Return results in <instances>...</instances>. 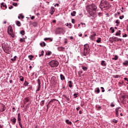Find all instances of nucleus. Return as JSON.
I'll use <instances>...</instances> for the list:
<instances>
[{
  "instance_id": "nucleus-1",
  "label": "nucleus",
  "mask_w": 128,
  "mask_h": 128,
  "mask_svg": "<svg viewBox=\"0 0 128 128\" xmlns=\"http://www.w3.org/2000/svg\"><path fill=\"white\" fill-rule=\"evenodd\" d=\"M96 6L94 4H92L87 6L86 10L90 14L89 16L96 18Z\"/></svg>"
},
{
  "instance_id": "nucleus-2",
  "label": "nucleus",
  "mask_w": 128,
  "mask_h": 128,
  "mask_svg": "<svg viewBox=\"0 0 128 128\" xmlns=\"http://www.w3.org/2000/svg\"><path fill=\"white\" fill-rule=\"evenodd\" d=\"M99 6L101 10H108L110 8V2L106 0H101Z\"/></svg>"
},
{
  "instance_id": "nucleus-3",
  "label": "nucleus",
  "mask_w": 128,
  "mask_h": 128,
  "mask_svg": "<svg viewBox=\"0 0 128 128\" xmlns=\"http://www.w3.org/2000/svg\"><path fill=\"white\" fill-rule=\"evenodd\" d=\"M90 47L88 46V44H86L84 45V52L82 53V56H86L88 54H90Z\"/></svg>"
},
{
  "instance_id": "nucleus-4",
  "label": "nucleus",
  "mask_w": 128,
  "mask_h": 128,
  "mask_svg": "<svg viewBox=\"0 0 128 128\" xmlns=\"http://www.w3.org/2000/svg\"><path fill=\"white\" fill-rule=\"evenodd\" d=\"M49 64L52 68H58L60 62L56 60H52L49 62Z\"/></svg>"
},
{
  "instance_id": "nucleus-5",
  "label": "nucleus",
  "mask_w": 128,
  "mask_h": 128,
  "mask_svg": "<svg viewBox=\"0 0 128 128\" xmlns=\"http://www.w3.org/2000/svg\"><path fill=\"white\" fill-rule=\"evenodd\" d=\"M3 50L6 54H10V52H12V48L10 47V45H8V44H6Z\"/></svg>"
},
{
  "instance_id": "nucleus-6",
  "label": "nucleus",
  "mask_w": 128,
  "mask_h": 128,
  "mask_svg": "<svg viewBox=\"0 0 128 128\" xmlns=\"http://www.w3.org/2000/svg\"><path fill=\"white\" fill-rule=\"evenodd\" d=\"M120 112H122V109L120 108H118L116 109V116L118 118V115Z\"/></svg>"
},
{
  "instance_id": "nucleus-7",
  "label": "nucleus",
  "mask_w": 128,
  "mask_h": 128,
  "mask_svg": "<svg viewBox=\"0 0 128 128\" xmlns=\"http://www.w3.org/2000/svg\"><path fill=\"white\" fill-rule=\"evenodd\" d=\"M8 34H10L12 38H14V34L13 33L14 30H12V29L10 27L8 28Z\"/></svg>"
},
{
  "instance_id": "nucleus-8",
  "label": "nucleus",
  "mask_w": 128,
  "mask_h": 128,
  "mask_svg": "<svg viewBox=\"0 0 128 128\" xmlns=\"http://www.w3.org/2000/svg\"><path fill=\"white\" fill-rule=\"evenodd\" d=\"M56 32L58 34H60L64 32V28H56Z\"/></svg>"
},
{
  "instance_id": "nucleus-9",
  "label": "nucleus",
  "mask_w": 128,
  "mask_h": 128,
  "mask_svg": "<svg viewBox=\"0 0 128 128\" xmlns=\"http://www.w3.org/2000/svg\"><path fill=\"white\" fill-rule=\"evenodd\" d=\"M0 8H2V10H6V8H8V6H6V4L4 2H2L0 4Z\"/></svg>"
},
{
  "instance_id": "nucleus-10",
  "label": "nucleus",
  "mask_w": 128,
  "mask_h": 128,
  "mask_svg": "<svg viewBox=\"0 0 128 128\" xmlns=\"http://www.w3.org/2000/svg\"><path fill=\"white\" fill-rule=\"evenodd\" d=\"M112 40L114 42H120H120H122V39L118 38L117 37H112Z\"/></svg>"
},
{
  "instance_id": "nucleus-11",
  "label": "nucleus",
  "mask_w": 128,
  "mask_h": 128,
  "mask_svg": "<svg viewBox=\"0 0 128 128\" xmlns=\"http://www.w3.org/2000/svg\"><path fill=\"white\" fill-rule=\"evenodd\" d=\"M55 11H56V10L54 9V8L51 7L50 12V14L52 15V14H54Z\"/></svg>"
},
{
  "instance_id": "nucleus-12",
  "label": "nucleus",
  "mask_w": 128,
  "mask_h": 128,
  "mask_svg": "<svg viewBox=\"0 0 128 128\" xmlns=\"http://www.w3.org/2000/svg\"><path fill=\"white\" fill-rule=\"evenodd\" d=\"M58 50L59 52H64V50H66V48L62 46L58 47Z\"/></svg>"
},
{
  "instance_id": "nucleus-13",
  "label": "nucleus",
  "mask_w": 128,
  "mask_h": 128,
  "mask_svg": "<svg viewBox=\"0 0 128 128\" xmlns=\"http://www.w3.org/2000/svg\"><path fill=\"white\" fill-rule=\"evenodd\" d=\"M100 64L102 66H106V61L104 60L101 61Z\"/></svg>"
},
{
  "instance_id": "nucleus-14",
  "label": "nucleus",
  "mask_w": 128,
  "mask_h": 128,
  "mask_svg": "<svg viewBox=\"0 0 128 128\" xmlns=\"http://www.w3.org/2000/svg\"><path fill=\"white\" fill-rule=\"evenodd\" d=\"M6 106L3 104L2 106V108H1L0 110V112H4V110H6Z\"/></svg>"
},
{
  "instance_id": "nucleus-15",
  "label": "nucleus",
  "mask_w": 128,
  "mask_h": 128,
  "mask_svg": "<svg viewBox=\"0 0 128 128\" xmlns=\"http://www.w3.org/2000/svg\"><path fill=\"white\" fill-rule=\"evenodd\" d=\"M96 36V34H94L90 36V40H94V36Z\"/></svg>"
},
{
  "instance_id": "nucleus-16",
  "label": "nucleus",
  "mask_w": 128,
  "mask_h": 128,
  "mask_svg": "<svg viewBox=\"0 0 128 128\" xmlns=\"http://www.w3.org/2000/svg\"><path fill=\"white\" fill-rule=\"evenodd\" d=\"M10 120L12 122V124H16V118H14L12 119H11Z\"/></svg>"
},
{
  "instance_id": "nucleus-17",
  "label": "nucleus",
  "mask_w": 128,
  "mask_h": 128,
  "mask_svg": "<svg viewBox=\"0 0 128 128\" xmlns=\"http://www.w3.org/2000/svg\"><path fill=\"white\" fill-rule=\"evenodd\" d=\"M28 102H30V99L28 98L24 100V104H26Z\"/></svg>"
},
{
  "instance_id": "nucleus-18",
  "label": "nucleus",
  "mask_w": 128,
  "mask_h": 128,
  "mask_svg": "<svg viewBox=\"0 0 128 128\" xmlns=\"http://www.w3.org/2000/svg\"><path fill=\"white\" fill-rule=\"evenodd\" d=\"M60 78L61 80H66V78L64 77V74H60Z\"/></svg>"
},
{
  "instance_id": "nucleus-19",
  "label": "nucleus",
  "mask_w": 128,
  "mask_h": 128,
  "mask_svg": "<svg viewBox=\"0 0 128 128\" xmlns=\"http://www.w3.org/2000/svg\"><path fill=\"white\" fill-rule=\"evenodd\" d=\"M123 66H128V60H125L123 63H122Z\"/></svg>"
},
{
  "instance_id": "nucleus-20",
  "label": "nucleus",
  "mask_w": 128,
  "mask_h": 128,
  "mask_svg": "<svg viewBox=\"0 0 128 128\" xmlns=\"http://www.w3.org/2000/svg\"><path fill=\"white\" fill-rule=\"evenodd\" d=\"M68 84L69 86V88H72V82L68 81Z\"/></svg>"
},
{
  "instance_id": "nucleus-21",
  "label": "nucleus",
  "mask_w": 128,
  "mask_h": 128,
  "mask_svg": "<svg viewBox=\"0 0 128 128\" xmlns=\"http://www.w3.org/2000/svg\"><path fill=\"white\" fill-rule=\"evenodd\" d=\"M18 122H20V120H22V119L20 118V114H18Z\"/></svg>"
},
{
  "instance_id": "nucleus-22",
  "label": "nucleus",
  "mask_w": 128,
  "mask_h": 128,
  "mask_svg": "<svg viewBox=\"0 0 128 128\" xmlns=\"http://www.w3.org/2000/svg\"><path fill=\"white\" fill-rule=\"evenodd\" d=\"M94 92H96L97 94H100V88H96Z\"/></svg>"
},
{
  "instance_id": "nucleus-23",
  "label": "nucleus",
  "mask_w": 128,
  "mask_h": 128,
  "mask_svg": "<svg viewBox=\"0 0 128 128\" xmlns=\"http://www.w3.org/2000/svg\"><path fill=\"white\" fill-rule=\"evenodd\" d=\"M82 68L83 70H84V72H86L88 70V67L82 66Z\"/></svg>"
},
{
  "instance_id": "nucleus-24",
  "label": "nucleus",
  "mask_w": 128,
  "mask_h": 128,
  "mask_svg": "<svg viewBox=\"0 0 128 128\" xmlns=\"http://www.w3.org/2000/svg\"><path fill=\"white\" fill-rule=\"evenodd\" d=\"M66 124H70V125H72V122H70V120H66Z\"/></svg>"
},
{
  "instance_id": "nucleus-25",
  "label": "nucleus",
  "mask_w": 128,
  "mask_h": 128,
  "mask_svg": "<svg viewBox=\"0 0 128 128\" xmlns=\"http://www.w3.org/2000/svg\"><path fill=\"white\" fill-rule=\"evenodd\" d=\"M76 11H73L71 13V16H76Z\"/></svg>"
},
{
  "instance_id": "nucleus-26",
  "label": "nucleus",
  "mask_w": 128,
  "mask_h": 128,
  "mask_svg": "<svg viewBox=\"0 0 128 128\" xmlns=\"http://www.w3.org/2000/svg\"><path fill=\"white\" fill-rule=\"evenodd\" d=\"M40 46H46V42H42V43H40Z\"/></svg>"
},
{
  "instance_id": "nucleus-27",
  "label": "nucleus",
  "mask_w": 128,
  "mask_h": 128,
  "mask_svg": "<svg viewBox=\"0 0 128 128\" xmlns=\"http://www.w3.org/2000/svg\"><path fill=\"white\" fill-rule=\"evenodd\" d=\"M52 54V52L48 51L46 52V56H50Z\"/></svg>"
},
{
  "instance_id": "nucleus-28",
  "label": "nucleus",
  "mask_w": 128,
  "mask_h": 128,
  "mask_svg": "<svg viewBox=\"0 0 128 128\" xmlns=\"http://www.w3.org/2000/svg\"><path fill=\"white\" fill-rule=\"evenodd\" d=\"M96 42H98V44H100V42H102V38H98V39L96 40Z\"/></svg>"
},
{
  "instance_id": "nucleus-29",
  "label": "nucleus",
  "mask_w": 128,
  "mask_h": 128,
  "mask_svg": "<svg viewBox=\"0 0 128 128\" xmlns=\"http://www.w3.org/2000/svg\"><path fill=\"white\" fill-rule=\"evenodd\" d=\"M65 98H66V100L68 101V102L70 103V100L68 97H66V96H64Z\"/></svg>"
},
{
  "instance_id": "nucleus-30",
  "label": "nucleus",
  "mask_w": 128,
  "mask_h": 128,
  "mask_svg": "<svg viewBox=\"0 0 128 128\" xmlns=\"http://www.w3.org/2000/svg\"><path fill=\"white\" fill-rule=\"evenodd\" d=\"M118 56H115L114 58H112V60H118Z\"/></svg>"
},
{
  "instance_id": "nucleus-31",
  "label": "nucleus",
  "mask_w": 128,
  "mask_h": 128,
  "mask_svg": "<svg viewBox=\"0 0 128 128\" xmlns=\"http://www.w3.org/2000/svg\"><path fill=\"white\" fill-rule=\"evenodd\" d=\"M123 98H124V100H126V102H128V96H123Z\"/></svg>"
},
{
  "instance_id": "nucleus-32",
  "label": "nucleus",
  "mask_w": 128,
  "mask_h": 128,
  "mask_svg": "<svg viewBox=\"0 0 128 128\" xmlns=\"http://www.w3.org/2000/svg\"><path fill=\"white\" fill-rule=\"evenodd\" d=\"M16 24L18 26H20V21H16Z\"/></svg>"
},
{
  "instance_id": "nucleus-33",
  "label": "nucleus",
  "mask_w": 128,
  "mask_h": 128,
  "mask_svg": "<svg viewBox=\"0 0 128 128\" xmlns=\"http://www.w3.org/2000/svg\"><path fill=\"white\" fill-rule=\"evenodd\" d=\"M20 82H24V76H20Z\"/></svg>"
},
{
  "instance_id": "nucleus-34",
  "label": "nucleus",
  "mask_w": 128,
  "mask_h": 128,
  "mask_svg": "<svg viewBox=\"0 0 128 128\" xmlns=\"http://www.w3.org/2000/svg\"><path fill=\"white\" fill-rule=\"evenodd\" d=\"M50 40V42H52V39L50 38H44V40Z\"/></svg>"
},
{
  "instance_id": "nucleus-35",
  "label": "nucleus",
  "mask_w": 128,
  "mask_h": 128,
  "mask_svg": "<svg viewBox=\"0 0 128 128\" xmlns=\"http://www.w3.org/2000/svg\"><path fill=\"white\" fill-rule=\"evenodd\" d=\"M44 50H42L41 52V54H39V56L40 57V56H44Z\"/></svg>"
},
{
  "instance_id": "nucleus-36",
  "label": "nucleus",
  "mask_w": 128,
  "mask_h": 128,
  "mask_svg": "<svg viewBox=\"0 0 128 128\" xmlns=\"http://www.w3.org/2000/svg\"><path fill=\"white\" fill-rule=\"evenodd\" d=\"M24 85L25 86H28V82L27 81H25L24 82Z\"/></svg>"
},
{
  "instance_id": "nucleus-37",
  "label": "nucleus",
  "mask_w": 128,
  "mask_h": 128,
  "mask_svg": "<svg viewBox=\"0 0 128 128\" xmlns=\"http://www.w3.org/2000/svg\"><path fill=\"white\" fill-rule=\"evenodd\" d=\"M16 56H15L14 58H12L11 60H12V62H14L16 60Z\"/></svg>"
},
{
  "instance_id": "nucleus-38",
  "label": "nucleus",
  "mask_w": 128,
  "mask_h": 128,
  "mask_svg": "<svg viewBox=\"0 0 128 128\" xmlns=\"http://www.w3.org/2000/svg\"><path fill=\"white\" fill-rule=\"evenodd\" d=\"M34 56H32V55H30L28 56V58L29 60H32Z\"/></svg>"
},
{
  "instance_id": "nucleus-39",
  "label": "nucleus",
  "mask_w": 128,
  "mask_h": 128,
  "mask_svg": "<svg viewBox=\"0 0 128 128\" xmlns=\"http://www.w3.org/2000/svg\"><path fill=\"white\" fill-rule=\"evenodd\" d=\"M44 100H43L41 102V106H44Z\"/></svg>"
},
{
  "instance_id": "nucleus-40",
  "label": "nucleus",
  "mask_w": 128,
  "mask_h": 128,
  "mask_svg": "<svg viewBox=\"0 0 128 128\" xmlns=\"http://www.w3.org/2000/svg\"><path fill=\"white\" fill-rule=\"evenodd\" d=\"M115 22L116 24H120V20H116Z\"/></svg>"
},
{
  "instance_id": "nucleus-41",
  "label": "nucleus",
  "mask_w": 128,
  "mask_h": 128,
  "mask_svg": "<svg viewBox=\"0 0 128 128\" xmlns=\"http://www.w3.org/2000/svg\"><path fill=\"white\" fill-rule=\"evenodd\" d=\"M20 33L22 34V36H24V34H25L24 30H22L20 31Z\"/></svg>"
},
{
  "instance_id": "nucleus-42",
  "label": "nucleus",
  "mask_w": 128,
  "mask_h": 128,
  "mask_svg": "<svg viewBox=\"0 0 128 128\" xmlns=\"http://www.w3.org/2000/svg\"><path fill=\"white\" fill-rule=\"evenodd\" d=\"M112 122L114 124H118V120H116V119H113Z\"/></svg>"
},
{
  "instance_id": "nucleus-43",
  "label": "nucleus",
  "mask_w": 128,
  "mask_h": 128,
  "mask_svg": "<svg viewBox=\"0 0 128 128\" xmlns=\"http://www.w3.org/2000/svg\"><path fill=\"white\" fill-rule=\"evenodd\" d=\"M120 30H119V32H116V36H120Z\"/></svg>"
},
{
  "instance_id": "nucleus-44",
  "label": "nucleus",
  "mask_w": 128,
  "mask_h": 128,
  "mask_svg": "<svg viewBox=\"0 0 128 128\" xmlns=\"http://www.w3.org/2000/svg\"><path fill=\"white\" fill-rule=\"evenodd\" d=\"M40 90V86H38L36 92H39Z\"/></svg>"
},
{
  "instance_id": "nucleus-45",
  "label": "nucleus",
  "mask_w": 128,
  "mask_h": 128,
  "mask_svg": "<svg viewBox=\"0 0 128 128\" xmlns=\"http://www.w3.org/2000/svg\"><path fill=\"white\" fill-rule=\"evenodd\" d=\"M110 30H112V34H114V29L112 28V27H111V28H110Z\"/></svg>"
},
{
  "instance_id": "nucleus-46",
  "label": "nucleus",
  "mask_w": 128,
  "mask_h": 128,
  "mask_svg": "<svg viewBox=\"0 0 128 128\" xmlns=\"http://www.w3.org/2000/svg\"><path fill=\"white\" fill-rule=\"evenodd\" d=\"M96 108H98V110H102V106H96Z\"/></svg>"
},
{
  "instance_id": "nucleus-47",
  "label": "nucleus",
  "mask_w": 128,
  "mask_h": 128,
  "mask_svg": "<svg viewBox=\"0 0 128 128\" xmlns=\"http://www.w3.org/2000/svg\"><path fill=\"white\" fill-rule=\"evenodd\" d=\"M54 100H56V99H52V100H50V101L48 102V104H50V102H53Z\"/></svg>"
},
{
  "instance_id": "nucleus-48",
  "label": "nucleus",
  "mask_w": 128,
  "mask_h": 128,
  "mask_svg": "<svg viewBox=\"0 0 128 128\" xmlns=\"http://www.w3.org/2000/svg\"><path fill=\"white\" fill-rule=\"evenodd\" d=\"M20 42H25L24 39L23 38H20Z\"/></svg>"
},
{
  "instance_id": "nucleus-49",
  "label": "nucleus",
  "mask_w": 128,
  "mask_h": 128,
  "mask_svg": "<svg viewBox=\"0 0 128 128\" xmlns=\"http://www.w3.org/2000/svg\"><path fill=\"white\" fill-rule=\"evenodd\" d=\"M78 94H74V98H78Z\"/></svg>"
},
{
  "instance_id": "nucleus-50",
  "label": "nucleus",
  "mask_w": 128,
  "mask_h": 128,
  "mask_svg": "<svg viewBox=\"0 0 128 128\" xmlns=\"http://www.w3.org/2000/svg\"><path fill=\"white\" fill-rule=\"evenodd\" d=\"M38 86H40V80L38 79Z\"/></svg>"
},
{
  "instance_id": "nucleus-51",
  "label": "nucleus",
  "mask_w": 128,
  "mask_h": 128,
  "mask_svg": "<svg viewBox=\"0 0 128 128\" xmlns=\"http://www.w3.org/2000/svg\"><path fill=\"white\" fill-rule=\"evenodd\" d=\"M18 124H19V126H20L21 128H22V122H18Z\"/></svg>"
},
{
  "instance_id": "nucleus-52",
  "label": "nucleus",
  "mask_w": 128,
  "mask_h": 128,
  "mask_svg": "<svg viewBox=\"0 0 128 128\" xmlns=\"http://www.w3.org/2000/svg\"><path fill=\"white\" fill-rule=\"evenodd\" d=\"M100 88L102 90V92H104V87H101Z\"/></svg>"
},
{
  "instance_id": "nucleus-53",
  "label": "nucleus",
  "mask_w": 128,
  "mask_h": 128,
  "mask_svg": "<svg viewBox=\"0 0 128 128\" xmlns=\"http://www.w3.org/2000/svg\"><path fill=\"white\" fill-rule=\"evenodd\" d=\"M12 4L14 6H18V3H13Z\"/></svg>"
},
{
  "instance_id": "nucleus-54",
  "label": "nucleus",
  "mask_w": 128,
  "mask_h": 128,
  "mask_svg": "<svg viewBox=\"0 0 128 128\" xmlns=\"http://www.w3.org/2000/svg\"><path fill=\"white\" fill-rule=\"evenodd\" d=\"M82 74V71H79L78 72V76H80V74Z\"/></svg>"
},
{
  "instance_id": "nucleus-55",
  "label": "nucleus",
  "mask_w": 128,
  "mask_h": 128,
  "mask_svg": "<svg viewBox=\"0 0 128 128\" xmlns=\"http://www.w3.org/2000/svg\"><path fill=\"white\" fill-rule=\"evenodd\" d=\"M124 18V16H120V20H122V18Z\"/></svg>"
},
{
  "instance_id": "nucleus-56",
  "label": "nucleus",
  "mask_w": 128,
  "mask_h": 128,
  "mask_svg": "<svg viewBox=\"0 0 128 128\" xmlns=\"http://www.w3.org/2000/svg\"><path fill=\"white\" fill-rule=\"evenodd\" d=\"M14 6H10L8 7L9 10H12Z\"/></svg>"
},
{
  "instance_id": "nucleus-57",
  "label": "nucleus",
  "mask_w": 128,
  "mask_h": 128,
  "mask_svg": "<svg viewBox=\"0 0 128 128\" xmlns=\"http://www.w3.org/2000/svg\"><path fill=\"white\" fill-rule=\"evenodd\" d=\"M72 24H74V22H75L74 19H72Z\"/></svg>"
},
{
  "instance_id": "nucleus-58",
  "label": "nucleus",
  "mask_w": 128,
  "mask_h": 128,
  "mask_svg": "<svg viewBox=\"0 0 128 128\" xmlns=\"http://www.w3.org/2000/svg\"><path fill=\"white\" fill-rule=\"evenodd\" d=\"M110 41L111 42H114V40H112V38H110Z\"/></svg>"
},
{
  "instance_id": "nucleus-59",
  "label": "nucleus",
  "mask_w": 128,
  "mask_h": 128,
  "mask_svg": "<svg viewBox=\"0 0 128 128\" xmlns=\"http://www.w3.org/2000/svg\"><path fill=\"white\" fill-rule=\"evenodd\" d=\"M124 80H127L128 82H126L127 84H128V78H124Z\"/></svg>"
},
{
  "instance_id": "nucleus-60",
  "label": "nucleus",
  "mask_w": 128,
  "mask_h": 128,
  "mask_svg": "<svg viewBox=\"0 0 128 128\" xmlns=\"http://www.w3.org/2000/svg\"><path fill=\"white\" fill-rule=\"evenodd\" d=\"M128 36V35L126 34H124V35L122 36L123 38H126Z\"/></svg>"
},
{
  "instance_id": "nucleus-61",
  "label": "nucleus",
  "mask_w": 128,
  "mask_h": 128,
  "mask_svg": "<svg viewBox=\"0 0 128 128\" xmlns=\"http://www.w3.org/2000/svg\"><path fill=\"white\" fill-rule=\"evenodd\" d=\"M110 106H111L112 108H114V103H112Z\"/></svg>"
},
{
  "instance_id": "nucleus-62",
  "label": "nucleus",
  "mask_w": 128,
  "mask_h": 128,
  "mask_svg": "<svg viewBox=\"0 0 128 128\" xmlns=\"http://www.w3.org/2000/svg\"><path fill=\"white\" fill-rule=\"evenodd\" d=\"M12 109L13 110L12 112H14V110H16V108L13 107Z\"/></svg>"
},
{
  "instance_id": "nucleus-63",
  "label": "nucleus",
  "mask_w": 128,
  "mask_h": 128,
  "mask_svg": "<svg viewBox=\"0 0 128 128\" xmlns=\"http://www.w3.org/2000/svg\"><path fill=\"white\" fill-rule=\"evenodd\" d=\"M31 20H34V16H32L31 17Z\"/></svg>"
},
{
  "instance_id": "nucleus-64",
  "label": "nucleus",
  "mask_w": 128,
  "mask_h": 128,
  "mask_svg": "<svg viewBox=\"0 0 128 128\" xmlns=\"http://www.w3.org/2000/svg\"><path fill=\"white\" fill-rule=\"evenodd\" d=\"M20 18H24V16H22V15H20Z\"/></svg>"
}]
</instances>
